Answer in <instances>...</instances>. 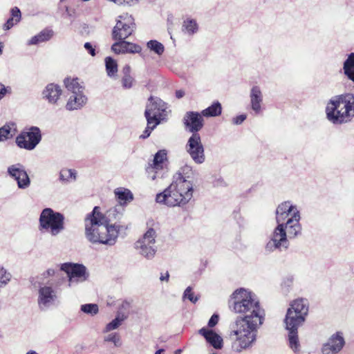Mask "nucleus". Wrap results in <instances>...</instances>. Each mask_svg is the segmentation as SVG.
Masks as SVG:
<instances>
[{
	"label": "nucleus",
	"mask_w": 354,
	"mask_h": 354,
	"mask_svg": "<svg viewBox=\"0 0 354 354\" xmlns=\"http://www.w3.org/2000/svg\"><path fill=\"white\" fill-rule=\"evenodd\" d=\"M54 32L51 29L46 28L37 35L33 36L28 42V45H36L41 42L50 40L53 36Z\"/></svg>",
	"instance_id": "obj_28"
},
{
	"label": "nucleus",
	"mask_w": 354,
	"mask_h": 354,
	"mask_svg": "<svg viewBox=\"0 0 354 354\" xmlns=\"http://www.w3.org/2000/svg\"><path fill=\"white\" fill-rule=\"evenodd\" d=\"M155 126V123L149 124V122H147V127L145 128L143 133L140 136V139H146L149 137L151 131L156 127Z\"/></svg>",
	"instance_id": "obj_49"
},
{
	"label": "nucleus",
	"mask_w": 354,
	"mask_h": 354,
	"mask_svg": "<svg viewBox=\"0 0 354 354\" xmlns=\"http://www.w3.org/2000/svg\"><path fill=\"white\" fill-rule=\"evenodd\" d=\"M105 66L109 77H114L118 72V64L111 57L105 58Z\"/></svg>",
	"instance_id": "obj_38"
},
{
	"label": "nucleus",
	"mask_w": 354,
	"mask_h": 354,
	"mask_svg": "<svg viewBox=\"0 0 354 354\" xmlns=\"http://www.w3.org/2000/svg\"><path fill=\"white\" fill-rule=\"evenodd\" d=\"M183 30H185L189 35H194L198 30V24L194 19H187L183 24Z\"/></svg>",
	"instance_id": "obj_40"
},
{
	"label": "nucleus",
	"mask_w": 354,
	"mask_h": 354,
	"mask_svg": "<svg viewBox=\"0 0 354 354\" xmlns=\"http://www.w3.org/2000/svg\"><path fill=\"white\" fill-rule=\"evenodd\" d=\"M343 71L344 75L354 83V53L348 55L343 63Z\"/></svg>",
	"instance_id": "obj_27"
},
{
	"label": "nucleus",
	"mask_w": 354,
	"mask_h": 354,
	"mask_svg": "<svg viewBox=\"0 0 354 354\" xmlns=\"http://www.w3.org/2000/svg\"><path fill=\"white\" fill-rule=\"evenodd\" d=\"M8 174L15 180L17 178H20V176L24 177L26 178L25 181H22L21 183H19V188L20 189H26L30 184L29 176L26 171L24 167L19 163L10 166L8 168Z\"/></svg>",
	"instance_id": "obj_17"
},
{
	"label": "nucleus",
	"mask_w": 354,
	"mask_h": 354,
	"mask_svg": "<svg viewBox=\"0 0 354 354\" xmlns=\"http://www.w3.org/2000/svg\"><path fill=\"white\" fill-rule=\"evenodd\" d=\"M124 207L121 204H117L114 207L109 208L106 211V216L107 217L108 223H111V222L119 220L122 216L124 212Z\"/></svg>",
	"instance_id": "obj_29"
},
{
	"label": "nucleus",
	"mask_w": 354,
	"mask_h": 354,
	"mask_svg": "<svg viewBox=\"0 0 354 354\" xmlns=\"http://www.w3.org/2000/svg\"><path fill=\"white\" fill-rule=\"evenodd\" d=\"M106 218V214L102 213L98 206H95L92 212L86 215L85 234L88 241L96 243L97 239H100V232L109 224Z\"/></svg>",
	"instance_id": "obj_6"
},
{
	"label": "nucleus",
	"mask_w": 354,
	"mask_h": 354,
	"mask_svg": "<svg viewBox=\"0 0 354 354\" xmlns=\"http://www.w3.org/2000/svg\"><path fill=\"white\" fill-rule=\"evenodd\" d=\"M167 104L158 97L150 96L146 105L145 117L149 124L158 126L167 116Z\"/></svg>",
	"instance_id": "obj_7"
},
{
	"label": "nucleus",
	"mask_w": 354,
	"mask_h": 354,
	"mask_svg": "<svg viewBox=\"0 0 354 354\" xmlns=\"http://www.w3.org/2000/svg\"><path fill=\"white\" fill-rule=\"evenodd\" d=\"M232 310L238 317L232 326L230 336L232 348L241 353L252 347L257 341L259 328L265 320V310L257 296L248 289L238 288L231 295Z\"/></svg>",
	"instance_id": "obj_1"
},
{
	"label": "nucleus",
	"mask_w": 354,
	"mask_h": 354,
	"mask_svg": "<svg viewBox=\"0 0 354 354\" xmlns=\"http://www.w3.org/2000/svg\"><path fill=\"white\" fill-rule=\"evenodd\" d=\"M123 226L116 223H109L100 232V239H97L95 243H109V241H115Z\"/></svg>",
	"instance_id": "obj_14"
},
{
	"label": "nucleus",
	"mask_w": 354,
	"mask_h": 354,
	"mask_svg": "<svg viewBox=\"0 0 354 354\" xmlns=\"http://www.w3.org/2000/svg\"><path fill=\"white\" fill-rule=\"evenodd\" d=\"M345 340L342 332L333 334L328 341L323 344L321 351L322 354H336L344 347Z\"/></svg>",
	"instance_id": "obj_12"
},
{
	"label": "nucleus",
	"mask_w": 354,
	"mask_h": 354,
	"mask_svg": "<svg viewBox=\"0 0 354 354\" xmlns=\"http://www.w3.org/2000/svg\"><path fill=\"white\" fill-rule=\"evenodd\" d=\"M136 28L135 20L131 15L128 13L120 15L112 30V38L113 39H127L133 34Z\"/></svg>",
	"instance_id": "obj_8"
},
{
	"label": "nucleus",
	"mask_w": 354,
	"mask_h": 354,
	"mask_svg": "<svg viewBox=\"0 0 354 354\" xmlns=\"http://www.w3.org/2000/svg\"><path fill=\"white\" fill-rule=\"evenodd\" d=\"M123 75H131V67L129 65H126L122 68Z\"/></svg>",
	"instance_id": "obj_58"
},
{
	"label": "nucleus",
	"mask_w": 354,
	"mask_h": 354,
	"mask_svg": "<svg viewBox=\"0 0 354 354\" xmlns=\"http://www.w3.org/2000/svg\"><path fill=\"white\" fill-rule=\"evenodd\" d=\"M271 241L272 243H281V242L287 241V234L286 232V228H284V223H281L277 225L274 229Z\"/></svg>",
	"instance_id": "obj_31"
},
{
	"label": "nucleus",
	"mask_w": 354,
	"mask_h": 354,
	"mask_svg": "<svg viewBox=\"0 0 354 354\" xmlns=\"http://www.w3.org/2000/svg\"><path fill=\"white\" fill-rule=\"evenodd\" d=\"M11 17L6 21L3 25V28L6 30H10L21 20V13L19 8L14 7L10 10Z\"/></svg>",
	"instance_id": "obj_33"
},
{
	"label": "nucleus",
	"mask_w": 354,
	"mask_h": 354,
	"mask_svg": "<svg viewBox=\"0 0 354 354\" xmlns=\"http://www.w3.org/2000/svg\"><path fill=\"white\" fill-rule=\"evenodd\" d=\"M64 85L68 91H71L72 94H75V93H83L84 88L80 85L79 83V80L77 78H65Z\"/></svg>",
	"instance_id": "obj_35"
},
{
	"label": "nucleus",
	"mask_w": 354,
	"mask_h": 354,
	"mask_svg": "<svg viewBox=\"0 0 354 354\" xmlns=\"http://www.w3.org/2000/svg\"><path fill=\"white\" fill-rule=\"evenodd\" d=\"M59 180L68 183L76 180V171L73 169H62L59 172Z\"/></svg>",
	"instance_id": "obj_39"
},
{
	"label": "nucleus",
	"mask_w": 354,
	"mask_h": 354,
	"mask_svg": "<svg viewBox=\"0 0 354 354\" xmlns=\"http://www.w3.org/2000/svg\"><path fill=\"white\" fill-rule=\"evenodd\" d=\"M81 310L86 314L92 315H96L98 313V306L95 304H87L81 306Z\"/></svg>",
	"instance_id": "obj_45"
},
{
	"label": "nucleus",
	"mask_w": 354,
	"mask_h": 354,
	"mask_svg": "<svg viewBox=\"0 0 354 354\" xmlns=\"http://www.w3.org/2000/svg\"><path fill=\"white\" fill-rule=\"evenodd\" d=\"M199 333L203 335L207 342L215 348H221L223 339L218 334L211 330L203 328L199 330Z\"/></svg>",
	"instance_id": "obj_25"
},
{
	"label": "nucleus",
	"mask_w": 354,
	"mask_h": 354,
	"mask_svg": "<svg viewBox=\"0 0 354 354\" xmlns=\"http://www.w3.org/2000/svg\"><path fill=\"white\" fill-rule=\"evenodd\" d=\"M125 39H115L116 41L111 46V50L116 54L137 53L141 51L142 48L139 45Z\"/></svg>",
	"instance_id": "obj_15"
},
{
	"label": "nucleus",
	"mask_w": 354,
	"mask_h": 354,
	"mask_svg": "<svg viewBox=\"0 0 354 354\" xmlns=\"http://www.w3.org/2000/svg\"><path fill=\"white\" fill-rule=\"evenodd\" d=\"M181 170H182V173L179 172L178 174H181L185 178V179L187 178H189V176H186V175L188 174L189 172L192 171V168L189 166L186 165L184 167H183L181 169Z\"/></svg>",
	"instance_id": "obj_55"
},
{
	"label": "nucleus",
	"mask_w": 354,
	"mask_h": 354,
	"mask_svg": "<svg viewBox=\"0 0 354 354\" xmlns=\"http://www.w3.org/2000/svg\"><path fill=\"white\" fill-rule=\"evenodd\" d=\"M183 299H187L191 302L195 304L198 301V297L194 295V292L192 290V288L189 286L184 291Z\"/></svg>",
	"instance_id": "obj_47"
},
{
	"label": "nucleus",
	"mask_w": 354,
	"mask_h": 354,
	"mask_svg": "<svg viewBox=\"0 0 354 354\" xmlns=\"http://www.w3.org/2000/svg\"><path fill=\"white\" fill-rule=\"evenodd\" d=\"M147 46L150 50L154 52L158 55H161L165 51L163 44L157 40H150L147 43Z\"/></svg>",
	"instance_id": "obj_41"
},
{
	"label": "nucleus",
	"mask_w": 354,
	"mask_h": 354,
	"mask_svg": "<svg viewBox=\"0 0 354 354\" xmlns=\"http://www.w3.org/2000/svg\"><path fill=\"white\" fill-rule=\"evenodd\" d=\"M26 178L24 177L20 176V178H17L16 180L17 182V185L19 186V183H21L22 181H25Z\"/></svg>",
	"instance_id": "obj_64"
},
{
	"label": "nucleus",
	"mask_w": 354,
	"mask_h": 354,
	"mask_svg": "<svg viewBox=\"0 0 354 354\" xmlns=\"http://www.w3.org/2000/svg\"><path fill=\"white\" fill-rule=\"evenodd\" d=\"M300 219L299 211H295L290 218H288L284 223V228L287 234V239H292L301 233V225L299 223Z\"/></svg>",
	"instance_id": "obj_16"
},
{
	"label": "nucleus",
	"mask_w": 354,
	"mask_h": 354,
	"mask_svg": "<svg viewBox=\"0 0 354 354\" xmlns=\"http://www.w3.org/2000/svg\"><path fill=\"white\" fill-rule=\"evenodd\" d=\"M156 235V231L151 227L143 235V239L145 241L148 242V243H154Z\"/></svg>",
	"instance_id": "obj_48"
},
{
	"label": "nucleus",
	"mask_w": 354,
	"mask_h": 354,
	"mask_svg": "<svg viewBox=\"0 0 354 354\" xmlns=\"http://www.w3.org/2000/svg\"><path fill=\"white\" fill-rule=\"evenodd\" d=\"M305 321L306 319L301 317L299 315L287 310L284 320L286 329H298Z\"/></svg>",
	"instance_id": "obj_23"
},
{
	"label": "nucleus",
	"mask_w": 354,
	"mask_h": 354,
	"mask_svg": "<svg viewBox=\"0 0 354 354\" xmlns=\"http://www.w3.org/2000/svg\"><path fill=\"white\" fill-rule=\"evenodd\" d=\"M136 250L143 257L150 259L154 257L157 247L151 245H136Z\"/></svg>",
	"instance_id": "obj_32"
},
{
	"label": "nucleus",
	"mask_w": 354,
	"mask_h": 354,
	"mask_svg": "<svg viewBox=\"0 0 354 354\" xmlns=\"http://www.w3.org/2000/svg\"><path fill=\"white\" fill-rule=\"evenodd\" d=\"M308 302L306 299L297 298L290 302L288 310L306 319L308 313Z\"/></svg>",
	"instance_id": "obj_20"
},
{
	"label": "nucleus",
	"mask_w": 354,
	"mask_h": 354,
	"mask_svg": "<svg viewBox=\"0 0 354 354\" xmlns=\"http://www.w3.org/2000/svg\"><path fill=\"white\" fill-rule=\"evenodd\" d=\"M87 102V97L83 93L71 94L66 104L68 111H74L82 109Z\"/></svg>",
	"instance_id": "obj_21"
},
{
	"label": "nucleus",
	"mask_w": 354,
	"mask_h": 354,
	"mask_svg": "<svg viewBox=\"0 0 354 354\" xmlns=\"http://www.w3.org/2000/svg\"><path fill=\"white\" fill-rule=\"evenodd\" d=\"M60 270L67 274L69 287L84 282L89 277L87 268L82 264L65 263L61 265Z\"/></svg>",
	"instance_id": "obj_9"
},
{
	"label": "nucleus",
	"mask_w": 354,
	"mask_h": 354,
	"mask_svg": "<svg viewBox=\"0 0 354 354\" xmlns=\"http://www.w3.org/2000/svg\"><path fill=\"white\" fill-rule=\"evenodd\" d=\"M288 333V341L290 347L295 351L297 352L299 349V343L298 339V329H287Z\"/></svg>",
	"instance_id": "obj_37"
},
{
	"label": "nucleus",
	"mask_w": 354,
	"mask_h": 354,
	"mask_svg": "<svg viewBox=\"0 0 354 354\" xmlns=\"http://www.w3.org/2000/svg\"><path fill=\"white\" fill-rule=\"evenodd\" d=\"M64 281V278H62L39 284L37 291V305L40 310H46L59 304V287Z\"/></svg>",
	"instance_id": "obj_4"
},
{
	"label": "nucleus",
	"mask_w": 354,
	"mask_h": 354,
	"mask_svg": "<svg viewBox=\"0 0 354 354\" xmlns=\"http://www.w3.org/2000/svg\"><path fill=\"white\" fill-rule=\"evenodd\" d=\"M299 211L296 206L293 205L290 201H287L278 205L276 209V221L277 224L283 223L289 214L293 215L294 212Z\"/></svg>",
	"instance_id": "obj_19"
},
{
	"label": "nucleus",
	"mask_w": 354,
	"mask_h": 354,
	"mask_svg": "<svg viewBox=\"0 0 354 354\" xmlns=\"http://www.w3.org/2000/svg\"><path fill=\"white\" fill-rule=\"evenodd\" d=\"M126 319L127 316L118 314L114 319L106 324L104 333H108L118 328Z\"/></svg>",
	"instance_id": "obj_36"
},
{
	"label": "nucleus",
	"mask_w": 354,
	"mask_h": 354,
	"mask_svg": "<svg viewBox=\"0 0 354 354\" xmlns=\"http://www.w3.org/2000/svg\"><path fill=\"white\" fill-rule=\"evenodd\" d=\"M183 124L186 129L192 134L198 133L204 126V120L201 113L187 111L183 118Z\"/></svg>",
	"instance_id": "obj_13"
},
{
	"label": "nucleus",
	"mask_w": 354,
	"mask_h": 354,
	"mask_svg": "<svg viewBox=\"0 0 354 354\" xmlns=\"http://www.w3.org/2000/svg\"><path fill=\"white\" fill-rule=\"evenodd\" d=\"M84 47L91 56L94 57L96 55L95 47L91 42H86Z\"/></svg>",
	"instance_id": "obj_51"
},
{
	"label": "nucleus",
	"mask_w": 354,
	"mask_h": 354,
	"mask_svg": "<svg viewBox=\"0 0 354 354\" xmlns=\"http://www.w3.org/2000/svg\"><path fill=\"white\" fill-rule=\"evenodd\" d=\"M62 91L58 84L50 83L46 85L42 91V97L48 103L55 104L57 102Z\"/></svg>",
	"instance_id": "obj_18"
},
{
	"label": "nucleus",
	"mask_w": 354,
	"mask_h": 354,
	"mask_svg": "<svg viewBox=\"0 0 354 354\" xmlns=\"http://www.w3.org/2000/svg\"><path fill=\"white\" fill-rule=\"evenodd\" d=\"M104 340L108 342H112L115 346L120 347L122 341L120 335L118 333H111L104 336Z\"/></svg>",
	"instance_id": "obj_42"
},
{
	"label": "nucleus",
	"mask_w": 354,
	"mask_h": 354,
	"mask_svg": "<svg viewBox=\"0 0 354 354\" xmlns=\"http://www.w3.org/2000/svg\"><path fill=\"white\" fill-rule=\"evenodd\" d=\"M41 140V131L39 127H32L27 132L19 134L16 138V144L21 149L32 150Z\"/></svg>",
	"instance_id": "obj_11"
},
{
	"label": "nucleus",
	"mask_w": 354,
	"mask_h": 354,
	"mask_svg": "<svg viewBox=\"0 0 354 354\" xmlns=\"http://www.w3.org/2000/svg\"><path fill=\"white\" fill-rule=\"evenodd\" d=\"M46 274L48 276H53L55 274V271L53 268H49L46 270Z\"/></svg>",
	"instance_id": "obj_61"
},
{
	"label": "nucleus",
	"mask_w": 354,
	"mask_h": 354,
	"mask_svg": "<svg viewBox=\"0 0 354 354\" xmlns=\"http://www.w3.org/2000/svg\"><path fill=\"white\" fill-rule=\"evenodd\" d=\"M38 229L41 232L56 236L65 229L64 216L52 208L46 207L40 213Z\"/></svg>",
	"instance_id": "obj_5"
},
{
	"label": "nucleus",
	"mask_w": 354,
	"mask_h": 354,
	"mask_svg": "<svg viewBox=\"0 0 354 354\" xmlns=\"http://www.w3.org/2000/svg\"><path fill=\"white\" fill-rule=\"evenodd\" d=\"M148 174V178L151 179V180H155L156 178V171L153 170V171H150V173H147Z\"/></svg>",
	"instance_id": "obj_60"
},
{
	"label": "nucleus",
	"mask_w": 354,
	"mask_h": 354,
	"mask_svg": "<svg viewBox=\"0 0 354 354\" xmlns=\"http://www.w3.org/2000/svg\"><path fill=\"white\" fill-rule=\"evenodd\" d=\"M305 321L306 319L301 317L299 315L287 310L284 320L286 329H298Z\"/></svg>",
	"instance_id": "obj_24"
},
{
	"label": "nucleus",
	"mask_w": 354,
	"mask_h": 354,
	"mask_svg": "<svg viewBox=\"0 0 354 354\" xmlns=\"http://www.w3.org/2000/svg\"><path fill=\"white\" fill-rule=\"evenodd\" d=\"M134 79L129 75H123L122 78V84L124 88H131L133 86Z\"/></svg>",
	"instance_id": "obj_50"
},
{
	"label": "nucleus",
	"mask_w": 354,
	"mask_h": 354,
	"mask_svg": "<svg viewBox=\"0 0 354 354\" xmlns=\"http://www.w3.org/2000/svg\"><path fill=\"white\" fill-rule=\"evenodd\" d=\"M246 118L247 115L245 114H241L234 118L232 119V122L234 124L239 125L242 124L245 120Z\"/></svg>",
	"instance_id": "obj_52"
},
{
	"label": "nucleus",
	"mask_w": 354,
	"mask_h": 354,
	"mask_svg": "<svg viewBox=\"0 0 354 354\" xmlns=\"http://www.w3.org/2000/svg\"><path fill=\"white\" fill-rule=\"evenodd\" d=\"M12 136L10 124H6L0 128V142L7 140Z\"/></svg>",
	"instance_id": "obj_44"
},
{
	"label": "nucleus",
	"mask_w": 354,
	"mask_h": 354,
	"mask_svg": "<svg viewBox=\"0 0 354 354\" xmlns=\"http://www.w3.org/2000/svg\"><path fill=\"white\" fill-rule=\"evenodd\" d=\"M175 95L178 99H180L185 95V91L183 90H177L176 91Z\"/></svg>",
	"instance_id": "obj_59"
},
{
	"label": "nucleus",
	"mask_w": 354,
	"mask_h": 354,
	"mask_svg": "<svg viewBox=\"0 0 354 354\" xmlns=\"http://www.w3.org/2000/svg\"><path fill=\"white\" fill-rule=\"evenodd\" d=\"M115 194L118 200V204H121L122 207L133 199L131 192L128 189L118 188L115 190Z\"/></svg>",
	"instance_id": "obj_30"
},
{
	"label": "nucleus",
	"mask_w": 354,
	"mask_h": 354,
	"mask_svg": "<svg viewBox=\"0 0 354 354\" xmlns=\"http://www.w3.org/2000/svg\"><path fill=\"white\" fill-rule=\"evenodd\" d=\"M192 183L181 174H177L175 180L162 192L156 195V201L169 207L187 204L193 196Z\"/></svg>",
	"instance_id": "obj_2"
},
{
	"label": "nucleus",
	"mask_w": 354,
	"mask_h": 354,
	"mask_svg": "<svg viewBox=\"0 0 354 354\" xmlns=\"http://www.w3.org/2000/svg\"><path fill=\"white\" fill-rule=\"evenodd\" d=\"M222 113V106L218 101L214 102L213 104L201 111V115L206 118L218 116Z\"/></svg>",
	"instance_id": "obj_34"
},
{
	"label": "nucleus",
	"mask_w": 354,
	"mask_h": 354,
	"mask_svg": "<svg viewBox=\"0 0 354 354\" xmlns=\"http://www.w3.org/2000/svg\"><path fill=\"white\" fill-rule=\"evenodd\" d=\"M294 281V277L292 275L286 277L282 282V286L286 287H290Z\"/></svg>",
	"instance_id": "obj_53"
},
{
	"label": "nucleus",
	"mask_w": 354,
	"mask_h": 354,
	"mask_svg": "<svg viewBox=\"0 0 354 354\" xmlns=\"http://www.w3.org/2000/svg\"><path fill=\"white\" fill-rule=\"evenodd\" d=\"M218 322V316L214 314L208 322V326L209 327H214Z\"/></svg>",
	"instance_id": "obj_54"
},
{
	"label": "nucleus",
	"mask_w": 354,
	"mask_h": 354,
	"mask_svg": "<svg viewBox=\"0 0 354 354\" xmlns=\"http://www.w3.org/2000/svg\"><path fill=\"white\" fill-rule=\"evenodd\" d=\"M250 105L252 109L255 113H259L261 108V103L263 102V94L261 88L258 86L252 87L250 93Z\"/></svg>",
	"instance_id": "obj_22"
},
{
	"label": "nucleus",
	"mask_w": 354,
	"mask_h": 354,
	"mask_svg": "<svg viewBox=\"0 0 354 354\" xmlns=\"http://www.w3.org/2000/svg\"><path fill=\"white\" fill-rule=\"evenodd\" d=\"M185 149L194 162L198 165L205 162V148L199 133L192 134L187 141Z\"/></svg>",
	"instance_id": "obj_10"
},
{
	"label": "nucleus",
	"mask_w": 354,
	"mask_h": 354,
	"mask_svg": "<svg viewBox=\"0 0 354 354\" xmlns=\"http://www.w3.org/2000/svg\"><path fill=\"white\" fill-rule=\"evenodd\" d=\"M66 11L67 15L69 17H71V18H74L75 17V16H74L75 10H73V12H71V11L68 10V8L66 7Z\"/></svg>",
	"instance_id": "obj_62"
},
{
	"label": "nucleus",
	"mask_w": 354,
	"mask_h": 354,
	"mask_svg": "<svg viewBox=\"0 0 354 354\" xmlns=\"http://www.w3.org/2000/svg\"><path fill=\"white\" fill-rule=\"evenodd\" d=\"M165 350L163 348H159L157 350L154 354H165Z\"/></svg>",
	"instance_id": "obj_63"
},
{
	"label": "nucleus",
	"mask_w": 354,
	"mask_h": 354,
	"mask_svg": "<svg viewBox=\"0 0 354 354\" xmlns=\"http://www.w3.org/2000/svg\"><path fill=\"white\" fill-rule=\"evenodd\" d=\"M11 274L0 265V288L6 286L11 279Z\"/></svg>",
	"instance_id": "obj_43"
},
{
	"label": "nucleus",
	"mask_w": 354,
	"mask_h": 354,
	"mask_svg": "<svg viewBox=\"0 0 354 354\" xmlns=\"http://www.w3.org/2000/svg\"><path fill=\"white\" fill-rule=\"evenodd\" d=\"M326 114L334 124L350 122L354 117V94L346 93L333 97L327 103Z\"/></svg>",
	"instance_id": "obj_3"
},
{
	"label": "nucleus",
	"mask_w": 354,
	"mask_h": 354,
	"mask_svg": "<svg viewBox=\"0 0 354 354\" xmlns=\"http://www.w3.org/2000/svg\"><path fill=\"white\" fill-rule=\"evenodd\" d=\"M7 88L1 83H0V100H1L7 93Z\"/></svg>",
	"instance_id": "obj_56"
},
{
	"label": "nucleus",
	"mask_w": 354,
	"mask_h": 354,
	"mask_svg": "<svg viewBox=\"0 0 354 354\" xmlns=\"http://www.w3.org/2000/svg\"><path fill=\"white\" fill-rule=\"evenodd\" d=\"M167 160V151L165 149L158 151L154 155L153 162L151 164H149V166L146 168L147 173L153 171V169H162V164Z\"/></svg>",
	"instance_id": "obj_26"
},
{
	"label": "nucleus",
	"mask_w": 354,
	"mask_h": 354,
	"mask_svg": "<svg viewBox=\"0 0 354 354\" xmlns=\"http://www.w3.org/2000/svg\"><path fill=\"white\" fill-rule=\"evenodd\" d=\"M287 248V245H266L265 252L266 254H270L274 252H281L286 250Z\"/></svg>",
	"instance_id": "obj_46"
},
{
	"label": "nucleus",
	"mask_w": 354,
	"mask_h": 354,
	"mask_svg": "<svg viewBox=\"0 0 354 354\" xmlns=\"http://www.w3.org/2000/svg\"><path fill=\"white\" fill-rule=\"evenodd\" d=\"M169 279V274L168 272H166L165 273H161L160 277V280L161 281H168Z\"/></svg>",
	"instance_id": "obj_57"
}]
</instances>
